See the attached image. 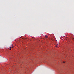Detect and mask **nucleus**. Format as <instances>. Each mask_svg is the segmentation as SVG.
I'll list each match as a JSON object with an SVG mask.
<instances>
[{
	"mask_svg": "<svg viewBox=\"0 0 74 74\" xmlns=\"http://www.w3.org/2000/svg\"><path fill=\"white\" fill-rule=\"evenodd\" d=\"M11 47V48H13L14 47V46H12V47Z\"/></svg>",
	"mask_w": 74,
	"mask_h": 74,
	"instance_id": "3",
	"label": "nucleus"
},
{
	"mask_svg": "<svg viewBox=\"0 0 74 74\" xmlns=\"http://www.w3.org/2000/svg\"><path fill=\"white\" fill-rule=\"evenodd\" d=\"M11 47H10V50H11Z\"/></svg>",
	"mask_w": 74,
	"mask_h": 74,
	"instance_id": "2",
	"label": "nucleus"
},
{
	"mask_svg": "<svg viewBox=\"0 0 74 74\" xmlns=\"http://www.w3.org/2000/svg\"><path fill=\"white\" fill-rule=\"evenodd\" d=\"M56 47H58V46H57V45L56 46Z\"/></svg>",
	"mask_w": 74,
	"mask_h": 74,
	"instance_id": "5",
	"label": "nucleus"
},
{
	"mask_svg": "<svg viewBox=\"0 0 74 74\" xmlns=\"http://www.w3.org/2000/svg\"><path fill=\"white\" fill-rule=\"evenodd\" d=\"M45 37L46 38H48V36H45Z\"/></svg>",
	"mask_w": 74,
	"mask_h": 74,
	"instance_id": "1",
	"label": "nucleus"
},
{
	"mask_svg": "<svg viewBox=\"0 0 74 74\" xmlns=\"http://www.w3.org/2000/svg\"><path fill=\"white\" fill-rule=\"evenodd\" d=\"M63 62L64 63H65V62H64V61H63Z\"/></svg>",
	"mask_w": 74,
	"mask_h": 74,
	"instance_id": "4",
	"label": "nucleus"
}]
</instances>
